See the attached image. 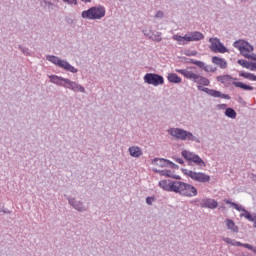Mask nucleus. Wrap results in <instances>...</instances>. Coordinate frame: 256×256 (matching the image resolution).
<instances>
[{
	"label": "nucleus",
	"instance_id": "f257e3e1",
	"mask_svg": "<svg viewBox=\"0 0 256 256\" xmlns=\"http://www.w3.org/2000/svg\"><path fill=\"white\" fill-rule=\"evenodd\" d=\"M176 73H180L186 79H190V81L197 83L198 91H203V93H207V95H210V97H216V98L228 99V100L231 99V96H229V94H223L218 90L205 88V87H209V85L211 84V81H209V79H207L199 74H195V73H193L189 70H185V69H177ZM203 85H204V87H203Z\"/></svg>",
	"mask_w": 256,
	"mask_h": 256
},
{
	"label": "nucleus",
	"instance_id": "f03ea898",
	"mask_svg": "<svg viewBox=\"0 0 256 256\" xmlns=\"http://www.w3.org/2000/svg\"><path fill=\"white\" fill-rule=\"evenodd\" d=\"M168 133L180 141H193L194 143H201V140L193 135V133L181 128H170Z\"/></svg>",
	"mask_w": 256,
	"mask_h": 256
},
{
	"label": "nucleus",
	"instance_id": "7ed1b4c3",
	"mask_svg": "<svg viewBox=\"0 0 256 256\" xmlns=\"http://www.w3.org/2000/svg\"><path fill=\"white\" fill-rule=\"evenodd\" d=\"M105 7L102 5L90 7L88 10H84L81 13L82 19H89L92 21L103 19L105 17Z\"/></svg>",
	"mask_w": 256,
	"mask_h": 256
},
{
	"label": "nucleus",
	"instance_id": "20e7f679",
	"mask_svg": "<svg viewBox=\"0 0 256 256\" xmlns=\"http://www.w3.org/2000/svg\"><path fill=\"white\" fill-rule=\"evenodd\" d=\"M174 41H177L179 45H187V43H191V41H201V39H205V35L199 31L188 32L184 36L176 34L172 37Z\"/></svg>",
	"mask_w": 256,
	"mask_h": 256
},
{
	"label": "nucleus",
	"instance_id": "39448f33",
	"mask_svg": "<svg viewBox=\"0 0 256 256\" xmlns=\"http://www.w3.org/2000/svg\"><path fill=\"white\" fill-rule=\"evenodd\" d=\"M176 193H179V195H182L183 197H197L198 191L197 188L191 184L177 181Z\"/></svg>",
	"mask_w": 256,
	"mask_h": 256
},
{
	"label": "nucleus",
	"instance_id": "423d86ee",
	"mask_svg": "<svg viewBox=\"0 0 256 256\" xmlns=\"http://www.w3.org/2000/svg\"><path fill=\"white\" fill-rule=\"evenodd\" d=\"M46 59L47 61H50V63H53L57 67H60V69H64V71H69L70 73H79V70L70 65L67 60H62L55 55H47Z\"/></svg>",
	"mask_w": 256,
	"mask_h": 256
},
{
	"label": "nucleus",
	"instance_id": "0eeeda50",
	"mask_svg": "<svg viewBox=\"0 0 256 256\" xmlns=\"http://www.w3.org/2000/svg\"><path fill=\"white\" fill-rule=\"evenodd\" d=\"M182 172L187 177H190L193 181H197L198 183H209L211 181V176L203 173V172H194L192 170L182 169Z\"/></svg>",
	"mask_w": 256,
	"mask_h": 256
},
{
	"label": "nucleus",
	"instance_id": "6e6552de",
	"mask_svg": "<svg viewBox=\"0 0 256 256\" xmlns=\"http://www.w3.org/2000/svg\"><path fill=\"white\" fill-rule=\"evenodd\" d=\"M144 83L147 85H153V87H159V85H165V78L157 73H146L143 77Z\"/></svg>",
	"mask_w": 256,
	"mask_h": 256
},
{
	"label": "nucleus",
	"instance_id": "1a4fd4ad",
	"mask_svg": "<svg viewBox=\"0 0 256 256\" xmlns=\"http://www.w3.org/2000/svg\"><path fill=\"white\" fill-rule=\"evenodd\" d=\"M182 157H184V159L186 161L195 163V165H198V167H206L205 161H203V159H201V157H199V155L187 151V150H183L181 152Z\"/></svg>",
	"mask_w": 256,
	"mask_h": 256
},
{
	"label": "nucleus",
	"instance_id": "9d476101",
	"mask_svg": "<svg viewBox=\"0 0 256 256\" xmlns=\"http://www.w3.org/2000/svg\"><path fill=\"white\" fill-rule=\"evenodd\" d=\"M210 49L213 53H229V49L221 42L219 38H210Z\"/></svg>",
	"mask_w": 256,
	"mask_h": 256
},
{
	"label": "nucleus",
	"instance_id": "9b49d317",
	"mask_svg": "<svg viewBox=\"0 0 256 256\" xmlns=\"http://www.w3.org/2000/svg\"><path fill=\"white\" fill-rule=\"evenodd\" d=\"M64 197H66L69 205L71 207H73V209H75L76 211H79V213H85V211H87V209H89V207H87L83 203V201L76 200L75 198L69 197L67 195H64Z\"/></svg>",
	"mask_w": 256,
	"mask_h": 256
},
{
	"label": "nucleus",
	"instance_id": "f8f14e48",
	"mask_svg": "<svg viewBox=\"0 0 256 256\" xmlns=\"http://www.w3.org/2000/svg\"><path fill=\"white\" fill-rule=\"evenodd\" d=\"M64 89H70L74 93H85V87L75 81H71L69 78L65 80Z\"/></svg>",
	"mask_w": 256,
	"mask_h": 256
},
{
	"label": "nucleus",
	"instance_id": "ddd939ff",
	"mask_svg": "<svg viewBox=\"0 0 256 256\" xmlns=\"http://www.w3.org/2000/svg\"><path fill=\"white\" fill-rule=\"evenodd\" d=\"M159 187L163 189L164 191H169L172 193H176L177 191V181H171V180H161L159 182Z\"/></svg>",
	"mask_w": 256,
	"mask_h": 256
},
{
	"label": "nucleus",
	"instance_id": "4468645a",
	"mask_svg": "<svg viewBox=\"0 0 256 256\" xmlns=\"http://www.w3.org/2000/svg\"><path fill=\"white\" fill-rule=\"evenodd\" d=\"M199 201V206L206 209H217V201L211 199V198H205L202 200H196V202Z\"/></svg>",
	"mask_w": 256,
	"mask_h": 256
},
{
	"label": "nucleus",
	"instance_id": "2eb2a0df",
	"mask_svg": "<svg viewBox=\"0 0 256 256\" xmlns=\"http://www.w3.org/2000/svg\"><path fill=\"white\" fill-rule=\"evenodd\" d=\"M49 79H50V83H53L54 85H58L59 87H65L64 86L65 81L67 80V78H63L57 75H50Z\"/></svg>",
	"mask_w": 256,
	"mask_h": 256
},
{
	"label": "nucleus",
	"instance_id": "dca6fc26",
	"mask_svg": "<svg viewBox=\"0 0 256 256\" xmlns=\"http://www.w3.org/2000/svg\"><path fill=\"white\" fill-rule=\"evenodd\" d=\"M216 79L223 85H226V87H229V85H231V81H237V78H233L231 75L217 76Z\"/></svg>",
	"mask_w": 256,
	"mask_h": 256
},
{
	"label": "nucleus",
	"instance_id": "f3484780",
	"mask_svg": "<svg viewBox=\"0 0 256 256\" xmlns=\"http://www.w3.org/2000/svg\"><path fill=\"white\" fill-rule=\"evenodd\" d=\"M212 63H214V65H218V67H220V69H227V61H225V59H223V58L214 56V57H212Z\"/></svg>",
	"mask_w": 256,
	"mask_h": 256
},
{
	"label": "nucleus",
	"instance_id": "a211bd4d",
	"mask_svg": "<svg viewBox=\"0 0 256 256\" xmlns=\"http://www.w3.org/2000/svg\"><path fill=\"white\" fill-rule=\"evenodd\" d=\"M226 227L229 229V231H232V233H239V227L235 225V222L229 218L225 220Z\"/></svg>",
	"mask_w": 256,
	"mask_h": 256
},
{
	"label": "nucleus",
	"instance_id": "6ab92c4d",
	"mask_svg": "<svg viewBox=\"0 0 256 256\" xmlns=\"http://www.w3.org/2000/svg\"><path fill=\"white\" fill-rule=\"evenodd\" d=\"M232 85L238 87L239 89H243V91H253L255 88L249 84H245L243 82L233 81Z\"/></svg>",
	"mask_w": 256,
	"mask_h": 256
},
{
	"label": "nucleus",
	"instance_id": "aec40b11",
	"mask_svg": "<svg viewBox=\"0 0 256 256\" xmlns=\"http://www.w3.org/2000/svg\"><path fill=\"white\" fill-rule=\"evenodd\" d=\"M152 163L154 165H158V167H169V160L168 159H165V158H154L152 160Z\"/></svg>",
	"mask_w": 256,
	"mask_h": 256
},
{
	"label": "nucleus",
	"instance_id": "412c9836",
	"mask_svg": "<svg viewBox=\"0 0 256 256\" xmlns=\"http://www.w3.org/2000/svg\"><path fill=\"white\" fill-rule=\"evenodd\" d=\"M129 153L131 155V157H141V155H143V151L141 150V148L137 147V146H132L129 148Z\"/></svg>",
	"mask_w": 256,
	"mask_h": 256
},
{
	"label": "nucleus",
	"instance_id": "4be33fe9",
	"mask_svg": "<svg viewBox=\"0 0 256 256\" xmlns=\"http://www.w3.org/2000/svg\"><path fill=\"white\" fill-rule=\"evenodd\" d=\"M224 203H226L227 205H232V207H234V209H236V211H242L243 213H245L247 211V209H245L243 206H241L235 202H231V200H229V199H225Z\"/></svg>",
	"mask_w": 256,
	"mask_h": 256
},
{
	"label": "nucleus",
	"instance_id": "5701e85b",
	"mask_svg": "<svg viewBox=\"0 0 256 256\" xmlns=\"http://www.w3.org/2000/svg\"><path fill=\"white\" fill-rule=\"evenodd\" d=\"M167 79H168L169 83H176V84H179L182 81L181 77H179V75H177L175 73L168 74Z\"/></svg>",
	"mask_w": 256,
	"mask_h": 256
},
{
	"label": "nucleus",
	"instance_id": "b1692460",
	"mask_svg": "<svg viewBox=\"0 0 256 256\" xmlns=\"http://www.w3.org/2000/svg\"><path fill=\"white\" fill-rule=\"evenodd\" d=\"M224 115L229 119H237V112L231 107L226 108Z\"/></svg>",
	"mask_w": 256,
	"mask_h": 256
},
{
	"label": "nucleus",
	"instance_id": "393cba45",
	"mask_svg": "<svg viewBox=\"0 0 256 256\" xmlns=\"http://www.w3.org/2000/svg\"><path fill=\"white\" fill-rule=\"evenodd\" d=\"M239 77H243L244 79H248L249 81H256V75L249 72H240Z\"/></svg>",
	"mask_w": 256,
	"mask_h": 256
},
{
	"label": "nucleus",
	"instance_id": "a878e982",
	"mask_svg": "<svg viewBox=\"0 0 256 256\" xmlns=\"http://www.w3.org/2000/svg\"><path fill=\"white\" fill-rule=\"evenodd\" d=\"M245 40H237L234 42L233 47L239 49L240 53H243V49L245 48Z\"/></svg>",
	"mask_w": 256,
	"mask_h": 256
},
{
	"label": "nucleus",
	"instance_id": "bb28decb",
	"mask_svg": "<svg viewBox=\"0 0 256 256\" xmlns=\"http://www.w3.org/2000/svg\"><path fill=\"white\" fill-rule=\"evenodd\" d=\"M43 3L45 5V7H47V9H49L51 11L55 10V7H56L55 3H53L49 0H41L40 5H43Z\"/></svg>",
	"mask_w": 256,
	"mask_h": 256
},
{
	"label": "nucleus",
	"instance_id": "cd10ccee",
	"mask_svg": "<svg viewBox=\"0 0 256 256\" xmlns=\"http://www.w3.org/2000/svg\"><path fill=\"white\" fill-rule=\"evenodd\" d=\"M240 217H245L248 221H251L252 223H255V216L254 214H251L249 211H245L244 213L240 214Z\"/></svg>",
	"mask_w": 256,
	"mask_h": 256
},
{
	"label": "nucleus",
	"instance_id": "c85d7f7f",
	"mask_svg": "<svg viewBox=\"0 0 256 256\" xmlns=\"http://www.w3.org/2000/svg\"><path fill=\"white\" fill-rule=\"evenodd\" d=\"M193 65H197V67H199L200 69H204L206 73H209V66L205 65L204 62L196 60V62H193Z\"/></svg>",
	"mask_w": 256,
	"mask_h": 256
},
{
	"label": "nucleus",
	"instance_id": "c756f323",
	"mask_svg": "<svg viewBox=\"0 0 256 256\" xmlns=\"http://www.w3.org/2000/svg\"><path fill=\"white\" fill-rule=\"evenodd\" d=\"M253 62H249L247 60H238V65H241V67H244L245 69H251Z\"/></svg>",
	"mask_w": 256,
	"mask_h": 256
},
{
	"label": "nucleus",
	"instance_id": "7c9ffc66",
	"mask_svg": "<svg viewBox=\"0 0 256 256\" xmlns=\"http://www.w3.org/2000/svg\"><path fill=\"white\" fill-rule=\"evenodd\" d=\"M223 241L228 245H233V247H239L241 245V242H237L231 238H223Z\"/></svg>",
	"mask_w": 256,
	"mask_h": 256
},
{
	"label": "nucleus",
	"instance_id": "2f4dec72",
	"mask_svg": "<svg viewBox=\"0 0 256 256\" xmlns=\"http://www.w3.org/2000/svg\"><path fill=\"white\" fill-rule=\"evenodd\" d=\"M149 39H151V41H157V43L163 40V38H161L160 32H157L156 34L149 36Z\"/></svg>",
	"mask_w": 256,
	"mask_h": 256
},
{
	"label": "nucleus",
	"instance_id": "473e14b6",
	"mask_svg": "<svg viewBox=\"0 0 256 256\" xmlns=\"http://www.w3.org/2000/svg\"><path fill=\"white\" fill-rule=\"evenodd\" d=\"M253 45L249 44V42H245L244 44V48H243V51H245L246 53H253Z\"/></svg>",
	"mask_w": 256,
	"mask_h": 256
},
{
	"label": "nucleus",
	"instance_id": "72a5a7b5",
	"mask_svg": "<svg viewBox=\"0 0 256 256\" xmlns=\"http://www.w3.org/2000/svg\"><path fill=\"white\" fill-rule=\"evenodd\" d=\"M19 51L23 53V55L31 56V52H29V48L23 47V45L18 46Z\"/></svg>",
	"mask_w": 256,
	"mask_h": 256
},
{
	"label": "nucleus",
	"instance_id": "f704fd0d",
	"mask_svg": "<svg viewBox=\"0 0 256 256\" xmlns=\"http://www.w3.org/2000/svg\"><path fill=\"white\" fill-rule=\"evenodd\" d=\"M185 55H187V57H195V55H197V51L192 50V51H186Z\"/></svg>",
	"mask_w": 256,
	"mask_h": 256
},
{
	"label": "nucleus",
	"instance_id": "c9c22d12",
	"mask_svg": "<svg viewBox=\"0 0 256 256\" xmlns=\"http://www.w3.org/2000/svg\"><path fill=\"white\" fill-rule=\"evenodd\" d=\"M238 247H245V249H249L250 251H253L254 246H252L251 244H243L241 243V245H238Z\"/></svg>",
	"mask_w": 256,
	"mask_h": 256
},
{
	"label": "nucleus",
	"instance_id": "e433bc0d",
	"mask_svg": "<svg viewBox=\"0 0 256 256\" xmlns=\"http://www.w3.org/2000/svg\"><path fill=\"white\" fill-rule=\"evenodd\" d=\"M168 167H170V169H179V165L171 162L170 160H169V163H168Z\"/></svg>",
	"mask_w": 256,
	"mask_h": 256
},
{
	"label": "nucleus",
	"instance_id": "4c0bfd02",
	"mask_svg": "<svg viewBox=\"0 0 256 256\" xmlns=\"http://www.w3.org/2000/svg\"><path fill=\"white\" fill-rule=\"evenodd\" d=\"M164 15H165V14L163 13V11L159 10V11L156 13L155 17H156V19H163Z\"/></svg>",
	"mask_w": 256,
	"mask_h": 256
},
{
	"label": "nucleus",
	"instance_id": "58836bf2",
	"mask_svg": "<svg viewBox=\"0 0 256 256\" xmlns=\"http://www.w3.org/2000/svg\"><path fill=\"white\" fill-rule=\"evenodd\" d=\"M153 201H155V197H147L146 198L147 205H153Z\"/></svg>",
	"mask_w": 256,
	"mask_h": 256
},
{
	"label": "nucleus",
	"instance_id": "ea45409f",
	"mask_svg": "<svg viewBox=\"0 0 256 256\" xmlns=\"http://www.w3.org/2000/svg\"><path fill=\"white\" fill-rule=\"evenodd\" d=\"M64 3H68V5H77V0H62Z\"/></svg>",
	"mask_w": 256,
	"mask_h": 256
},
{
	"label": "nucleus",
	"instance_id": "a19ab883",
	"mask_svg": "<svg viewBox=\"0 0 256 256\" xmlns=\"http://www.w3.org/2000/svg\"><path fill=\"white\" fill-rule=\"evenodd\" d=\"M240 53H241V55H242L243 57H245L246 59H251V54L245 52V50H242V52H240Z\"/></svg>",
	"mask_w": 256,
	"mask_h": 256
},
{
	"label": "nucleus",
	"instance_id": "79ce46f5",
	"mask_svg": "<svg viewBox=\"0 0 256 256\" xmlns=\"http://www.w3.org/2000/svg\"><path fill=\"white\" fill-rule=\"evenodd\" d=\"M217 109H221V110H225V111H227V104H218L217 105Z\"/></svg>",
	"mask_w": 256,
	"mask_h": 256
},
{
	"label": "nucleus",
	"instance_id": "37998d69",
	"mask_svg": "<svg viewBox=\"0 0 256 256\" xmlns=\"http://www.w3.org/2000/svg\"><path fill=\"white\" fill-rule=\"evenodd\" d=\"M173 159H174V161H176V163H179L180 165H183V163H184L183 159H181V158L174 157Z\"/></svg>",
	"mask_w": 256,
	"mask_h": 256
},
{
	"label": "nucleus",
	"instance_id": "c03bdc74",
	"mask_svg": "<svg viewBox=\"0 0 256 256\" xmlns=\"http://www.w3.org/2000/svg\"><path fill=\"white\" fill-rule=\"evenodd\" d=\"M250 71H256V63L252 62V66L250 68Z\"/></svg>",
	"mask_w": 256,
	"mask_h": 256
},
{
	"label": "nucleus",
	"instance_id": "a18cd8bd",
	"mask_svg": "<svg viewBox=\"0 0 256 256\" xmlns=\"http://www.w3.org/2000/svg\"><path fill=\"white\" fill-rule=\"evenodd\" d=\"M159 175L167 177V170H161Z\"/></svg>",
	"mask_w": 256,
	"mask_h": 256
},
{
	"label": "nucleus",
	"instance_id": "49530a36",
	"mask_svg": "<svg viewBox=\"0 0 256 256\" xmlns=\"http://www.w3.org/2000/svg\"><path fill=\"white\" fill-rule=\"evenodd\" d=\"M215 71H217V68L209 66V73H215Z\"/></svg>",
	"mask_w": 256,
	"mask_h": 256
},
{
	"label": "nucleus",
	"instance_id": "de8ad7c7",
	"mask_svg": "<svg viewBox=\"0 0 256 256\" xmlns=\"http://www.w3.org/2000/svg\"><path fill=\"white\" fill-rule=\"evenodd\" d=\"M171 178L177 179L178 181L181 180V176H179V175H172Z\"/></svg>",
	"mask_w": 256,
	"mask_h": 256
},
{
	"label": "nucleus",
	"instance_id": "09e8293b",
	"mask_svg": "<svg viewBox=\"0 0 256 256\" xmlns=\"http://www.w3.org/2000/svg\"><path fill=\"white\" fill-rule=\"evenodd\" d=\"M171 170H166V177H172Z\"/></svg>",
	"mask_w": 256,
	"mask_h": 256
},
{
	"label": "nucleus",
	"instance_id": "8fccbe9b",
	"mask_svg": "<svg viewBox=\"0 0 256 256\" xmlns=\"http://www.w3.org/2000/svg\"><path fill=\"white\" fill-rule=\"evenodd\" d=\"M67 23H68L69 25H73L74 21H73V19L68 18V19H67Z\"/></svg>",
	"mask_w": 256,
	"mask_h": 256
},
{
	"label": "nucleus",
	"instance_id": "3c124183",
	"mask_svg": "<svg viewBox=\"0 0 256 256\" xmlns=\"http://www.w3.org/2000/svg\"><path fill=\"white\" fill-rule=\"evenodd\" d=\"M143 34L145 35V37H151L147 30H143Z\"/></svg>",
	"mask_w": 256,
	"mask_h": 256
},
{
	"label": "nucleus",
	"instance_id": "603ef678",
	"mask_svg": "<svg viewBox=\"0 0 256 256\" xmlns=\"http://www.w3.org/2000/svg\"><path fill=\"white\" fill-rule=\"evenodd\" d=\"M251 61H256V54H251Z\"/></svg>",
	"mask_w": 256,
	"mask_h": 256
},
{
	"label": "nucleus",
	"instance_id": "864d4df0",
	"mask_svg": "<svg viewBox=\"0 0 256 256\" xmlns=\"http://www.w3.org/2000/svg\"><path fill=\"white\" fill-rule=\"evenodd\" d=\"M82 3H91L93 0H80Z\"/></svg>",
	"mask_w": 256,
	"mask_h": 256
},
{
	"label": "nucleus",
	"instance_id": "5fc2aeb1",
	"mask_svg": "<svg viewBox=\"0 0 256 256\" xmlns=\"http://www.w3.org/2000/svg\"><path fill=\"white\" fill-rule=\"evenodd\" d=\"M154 173H159L160 174V171L161 170H158V169H153Z\"/></svg>",
	"mask_w": 256,
	"mask_h": 256
},
{
	"label": "nucleus",
	"instance_id": "6e6d98bb",
	"mask_svg": "<svg viewBox=\"0 0 256 256\" xmlns=\"http://www.w3.org/2000/svg\"><path fill=\"white\" fill-rule=\"evenodd\" d=\"M193 62H197V60L190 59L189 63H192L193 65Z\"/></svg>",
	"mask_w": 256,
	"mask_h": 256
},
{
	"label": "nucleus",
	"instance_id": "4d7b16f0",
	"mask_svg": "<svg viewBox=\"0 0 256 256\" xmlns=\"http://www.w3.org/2000/svg\"><path fill=\"white\" fill-rule=\"evenodd\" d=\"M252 251L256 254V247L252 248Z\"/></svg>",
	"mask_w": 256,
	"mask_h": 256
},
{
	"label": "nucleus",
	"instance_id": "13d9d810",
	"mask_svg": "<svg viewBox=\"0 0 256 256\" xmlns=\"http://www.w3.org/2000/svg\"><path fill=\"white\" fill-rule=\"evenodd\" d=\"M54 3H59V0H52Z\"/></svg>",
	"mask_w": 256,
	"mask_h": 256
},
{
	"label": "nucleus",
	"instance_id": "bf43d9fd",
	"mask_svg": "<svg viewBox=\"0 0 256 256\" xmlns=\"http://www.w3.org/2000/svg\"><path fill=\"white\" fill-rule=\"evenodd\" d=\"M3 213H7V210H3Z\"/></svg>",
	"mask_w": 256,
	"mask_h": 256
},
{
	"label": "nucleus",
	"instance_id": "052dcab7",
	"mask_svg": "<svg viewBox=\"0 0 256 256\" xmlns=\"http://www.w3.org/2000/svg\"><path fill=\"white\" fill-rule=\"evenodd\" d=\"M254 227L256 228V222H254Z\"/></svg>",
	"mask_w": 256,
	"mask_h": 256
}]
</instances>
